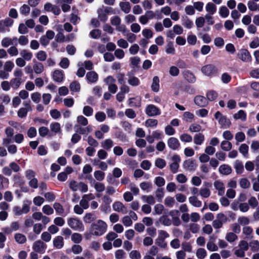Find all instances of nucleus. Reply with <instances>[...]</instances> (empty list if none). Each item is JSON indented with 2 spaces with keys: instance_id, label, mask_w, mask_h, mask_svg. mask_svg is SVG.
Listing matches in <instances>:
<instances>
[{
  "instance_id": "nucleus-62",
  "label": "nucleus",
  "mask_w": 259,
  "mask_h": 259,
  "mask_svg": "<svg viewBox=\"0 0 259 259\" xmlns=\"http://www.w3.org/2000/svg\"><path fill=\"white\" fill-rule=\"evenodd\" d=\"M145 124L147 126L154 127L157 125L158 121L155 119H148L146 121Z\"/></svg>"
},
{
  "instance_id": "nucleus-17",
  "label": "nucleus",
  "mask_w": 259,
  "mask_h": 259,
  "mask_svg": "<svg viewBox=\"0 0 259 259\" xmlns=\"http://www.w3.org/2000/svg\"><path fill=\"white\" fill-rule=\"evenodd\" d=\"M206 96L208 101H213L218 98V94L214 90H210L207 92Z\"/></svg>"
},
{
  "instance_id": "nucleus-16",
  "label": "nucleus",
  "mask_w": 259,
  "mask_h": 259,
  "mask_svg": "<svg viewBox=\"0 0 259 259\" xmlns=\"http://www.w3.org/2000/svg\"><path fill=\"white\" fill-rule=\"evenodd\" d=\"M151 89L154 92H157L159 90V79L157 76L153 78Z\"/></svg>"
},
{
  "instance_id": "nucleus-12",
  "label": "nucleus",
  "mask_w": 259,
  "mask_h": 259,
  "mask_svg": "<svg viewBox=\"0 0 259 259\" xmlns=\"http://www.w3.org/2000/svg\"><path fill=\"white\" fill-rule=\"evenodd\" d=\"M183 75L185 79L190 83H194L196 81V77L194 74L190 70H185L183 72Z\"/></svg>"
},
{
  "instance_id": "nucleus-20",
  "label": "nucleus",
  "mask_w": 259,
  "mask_h": 259,
  "mask_svg": "<svg viewBox=\"0 0 259 259\" xmlns=\"http://www.w3.org/2000/svg\"><path fill=\"white\" fill-rule=\"evenodd\" d=\"M120 8L125 13H128L131 11V5L129 2H120L119 4Z\"/></svg>"
},
{
  "instance_id": "nucleus-9",
  "label": "nucleus",
  "mask_w": 259,
  "mask_h": 259,
  "mask_svg": "<svg viewBox=\"0 0 259 259\" xmlns=\"http://www.w3.org/2000/svg\"><path fill=\"white\" fill-rule=\"evenodd\" d=\"M64 72L62 70H55L53 73V80L57 82H61L64 79Z\"/></svg>"
},
{
  "instance_id": "nucleus-1",
  "label": "nucleus",
  "mask_w": 259,
  "mask_h": 259,
  "mask_svg": "<svg viewBox=\"0 0 259 259\" xmlns=\"http://www.w3.org/2000/svg\"><path fill=\"white\" fill-rule=\"evenodd\" d=\"M107 228L106 223L101 220H99L92 224L90 231L92 232V235L101 236L106 232Z\"/></svg>"
},
{
  "instance_id": "nucleus-29",
  "label": "nucleus",
  "mask_w": 259,
  "mask_h": 259,
  "mask_svg": "<svg viewBox=\"0 0 259 259\" xmlns=\"http://www.w3.org/2000/svg\"><path fill=\"white\" fill-rule=\"evenodd\" d=\"M53 207L57 214L62 215L64 213V209L63 206L60 203L55 202L53 205Z\"/></svg>"
},
{
  "instance_id": "nucleus-47",
  "label": "nucleus",
  "mask_w": 259,
  "mask_h": 259,
  "mask_svg": "<svg viewBox=\"0 0 259 259\" xmlns=\"http://www.w3.org/2000/svg\"><path fill=\"white\" fill-rule=\"evenodd\" d=\"M164 196V192L162 188H158L156 192V197L158 202L162 201Z\"/></svg>"
},
{
  "instance_id": "nucleus-38",
  "label": "nucleus",
  "mask_w": 259,
  "mask_h": 259,
  "mask_svg": "<svg viewBox=\"0 0 259 259\" xmlns=\"http://www.w3.org/2000/svg\"><path fill=\"white\" fill-rule=\"evenodd\" d=\"M166 52L168 54H175V49L174 47L173 42L169 41L167 43L166 45Z\"/></svg>"
},
{
  "instance_id": "nucleus-34",
  "label": "nucleus",
  "mask_w": 259,
  "mask_h": 259,
  "mask_svg": "<svg viewBox=\"0 0 259 259\" xmlns=\"http://www.w3.org/2000/svg\"><path fill=\"white\" fill-rule=\"evenodd\" d=\"M21 55L23 57V59L26 61H29L32 57V53L30 52H27L26 50H23L21 52Z\"/></svg>"
},
{
  "instance_id": "nucleus-33",
  "label": "nucleus",
  "mask_w": 259,
  "mask_h": 259,
  "mask_svg": "<svg viewBox=\"0 0 259 259\" xmlns=\"http://www.w3.org/2000/svg\"><path fill=\"white\" fill-rule=\"evenodd\" d=\"M207 255L206 251L205 249L199 248L197 250L196 256L199 259H203Z\"/></svg>"
},
{
  "instance_id": "nucleus-6",
  "label": "nucleus",
  "mask_w": 259,
  "mask_h": 259,
  "mask_svg": "<svg viewBox=\"0 0 259 259\" xmlns=\"http://www.w3.org/2000/svg\"><path fill=\"white\" fill-rule=\"evenodd\" d=\"M145 112L148 116L159 115L161 114L160 110L153 104H150L146 107Z\"/></svg>"
},
{
  "instance_id": "nucleus-32",
  "label": "nucleus",
  "mask_w": 259,
  "mask_h": 259,
  "mask_svg": "<svg viewBox=\"0 0 259 259\" xmlns=\"http://www.w3.org/2000/svg\"><path fill=\"white\" fill-rule=\"evenodd\" d=\"M155 164L156 167L162 169L166 165V162L164 159L158 158L155 161Z\"/></svg>"
},
{
  "instance_id": "nucleus-36",
  "label": "nucleus",
  "mask_w": 259,
  "mask_h": 259,
  "mask_svg": "<svg viewBox=\"0 0 259 259\" xmlns=\"http://www.w3.org/2000/svg\"><path fill=\"white\" fill-rule=\"evenodd\" d=\"M219 13L222 18H226L229 14V11L226 6H222L220 9Z\"/></svg>"
},
{
  "instance_id": "nucleus-3",
  "label": "nucleus",
  "mask_w": 259,
  "mask_h": 259,
  "mask_svg": "<svg viewBox=\"0 0 259 259\" xmlns=\"http://www.w3.org/2000/svg\"><path fill=\"white\" fill-rule=\"evenodd\" d=\"M68 224L73 230H79L81 231L84 230V226L81 221L77 218H69L68 220Z\"/></svg>"
},
{
  "instance_id": "nucleus-8",
  "label": "nucleus",
  "mask_w": 259,
  "mask_h": 259,
  "mask_svg": "<svg viewBox=\"0 0 259 259\" xmlns=\"http://www.w3.org/2000/svg\"><path fill=\"white\" fill-rule=\"evenodd\" d=\"M167 145L170 149L176 150L180 146L178 139L175 137H170L167 140Z\"/></svg>"
},
{
  "instance_id": "nucleus-31",
  "label": "nucleus",
  "mask_w": 259,
  "mask_h": 259,
  "mask_svg": "<svg viewBox=\"0 0 259 259\" xmlns=\"http://www.w3.org/2000/svg\"><path fill=\"white\" fill-rule=\"evenodd\" d=\"M69 88L71 91L77 92L79 91L80 86L77 81H73L70 83Z\"/></svg>"
},
{
  "instance_id": "nucleus-51",
  "label": "nucleus",
  "mask_w": 259,
  "mask_h": 259,
  "mask_svg": "<svg viewBox=\"0 0 259 259\" xmlns=\"http://www.w3.org/2000/svg\"><path fill=\"white\" fill-rule=\"evenodd\" d=\"M47 54L44 51H39L36 54V58L40 61H44L47 59Z\"/></svg>"
},
{
  "instance_id": "nucleus-43",
  "label": "nucleus",
  "mask_w": 259,
  "mask_h": 259,
  "mask_svg": "<svg viewBox=\"0 0 259 259\" xmlns=\"http://www.w3.org/2000/svg\"><path fill=\"white\" fill-rule=\"evenodd\" d=\"M101 31L98 29H93L90 33L91 37L94 39L98 38L101 36Z\"/></svg>"
},
{
  "instance_id": "nucleus-61",
  "label": "nucleus",
  "mask_w": 259,
  "mask_h": 259,
  "mask_svg": "<svg viewBox=\"0 0 259 259\" xmlns=\"http://www.w3.org/2000/svg\"><path fill=\"white\" fill-rule=\"evenodd\" d=\"M102 146L106 150H109L113 146V141L111 139H106L104 141Z\"/></svg>"
},
{
  "instance_id": "nucleus-46",
  "label": "nucleus",
  "mask_w": 259,
  "mask_h": 259,
  "mask_svg": "<svg viewBox=\"0 0 259 259\" xmlns=\"http://www.w3.org/2000/svg\"><path fill=\"white\" fill-rule=\"evenodd\" d=\"M122 208H124V205L121 202L116 201L113 204V209L116 211L120 212Z\"/></svg>"
},
{
  "instance_id": "nucleus-55",
  "label": "nucleus",
  "mask_w": 259,
  "mask_h": 259,
  "mask_svg": "<svg viewBox=\"0 0 259 259\" xmlns=\"http://www.w3.org/2000/svg\"><path fill=\"white\" fill-rule=\"evenodd\" d=\"M97 121L102 122L106 119V114L103 112H98L95 115Z\"/></svg>"
},
{
  "instance_id": "nucleus-28",
  "label": "nucleus",
  "mask_w": 259,
  "mask_h": 259,
  "mask_svg": "<svg viewBox=\"0 0 259 259\" xmlns=\"http://www.w3.org/2000/svg\"><path fill=\"white\" fill-rule=\"evenodd\" d=\"M159 221L162 223V224L166 226H169L171 224V220L167 218V215L163 214L159 219Z\"/></svg>"
},
{
  "instance_id": "nucleus-5",
  "label": "nucleus",
  "mask_w": 259,
  "mask_h": 259,
  "mask_svg": "<svg viewBox=\"0 0 259 259\" xmlns=\"http://www.w3.org/2000/svg\"><path fill=\"white\" fill-rule=\"evenodd\" d=\"M237 57L243 62H247L251 60V56L249 51L245 49H241L238 53Z\"/></svg>"
},
{
  "instance_id": "nucleus-56",
  "label": "nucleus",
  "mask_w": 259,
  "mask_h": 259,
  "mask_svg": "<svg viewBox=\"0 0 259 259\" xmlns=\"http://www.w3.org/2000/svg\"><path fill=\"white\" fill-rule=\"evenodd\" d=\"M42 211L47 215H50L53 213L54 210L49 205H45L42 207Z\"/></svg>"
},
{
  "instance_id": "nucleus-4",
  "label": "nucleus",
  "mask_w": 259,
  "mask_h": 259,
  "mask_svg": "<svg viewBox=\"0 0 259 259\" xmlns=\"http://www.w3.org/2000/svg\"><path fill=\"white\" fill-rule=\"evenodd\" d=\"M217 69L213 64H207L201 68L202 72L206 76H211L217 73Z\"/></svg>"
},
{
  "instance_id": "nucleus-40",
  "label": "nucleus",
  "mask_w": 259,
  "mask_h": 259,
  "mask_svg": "<svg viewBox=\"0 0 259 259\" xmlns=\"http://www.w3.org/2000/svg\"><path fill=\"white\" fill-rule=\"evenodd\" d=\"M237 238V236L233 232L228 233L226 236V240L229 242L235 241Z\"/></svg>"
},
{
  "instance_id": "nucleus-45",
  "label": "nucleus",
  "mask_w": 259,
  "mask_h": 259,
  "mask_svg": "<svg viewBox=\"0 0 259 259\" xmlns=\"http://www.w3.org/2000/svg\"><path fill=\"white\" fill-rule=\"evenodd\" d=\"M50 128L51 130L55 133H58L61 130L60 124L58 122L52 123L50 125Z\"/></svg>"
},
{
  "instance_id": "nucleus-19",
  "label": "nucleus",
  "mask_w": 259,
  "mask_h": 259,
  "mask_svg": "<svg viewBox=\"0 0 259 259\" xmlns=\"http://www.w3.org/2000/svg\"><path fill=\"white\" fill-rule=\"evenodd\" d=\"M204 141V136L202 133L196 134L194 137V142L196 145H201Z\"/></svg>"
},
{
  "instance_id": "nucleus-41",
  "label": "nucleus",
  "mask_w": 259,
  "mask_h": 259,
  "mask_svg": "<svg viewBox=\"0 0 259 259\" xmlns=\"http://www.w3.org/2000/svg\"><path fill=\"white\" fill-rule=\"evenodd\" d=\"M30 11V8L29 6L26 4L23 5L20 8V13L25 16H27L29 14Z\"/></svg>"
},
{
  "instance_id": "nucleus-48",
  "label": "nucleus",
  "mask_w": 259,
  "mask_h": 259,
  "mask_svg": "<svg viewBox=\"0 0 259 259\" xmlns=\"http://www.w3.org/2000/svg\"><path fill=\"white\" fill-rule=\"evenodd\" d=\"M240 187L243 189H247L250 187V184L246 178H242L240 181Z\"/></svg>"
},
{
  "instance_id": "nucleus-42",
  "label": "nucleus",
  "mask_w": 259,
  "mask_h": 259,
  "mask_svg": "<svg viewBox=\"0 0 259 259\" xmlns=\"http://www.w3.org/2000/svg\"><path fill=\"white\" fill-rule=\"evenodd\" d=\"M71 239L75 243H79L82 240V236L81 234L74 233L72 235Z\"/></svg>"
},
{
  "instance_id": "nucleus-35",
  "label": "nucleus",
  "mask_w": 259,
  "mask_h": 259,
  "mask_svg": "<svg viewBox=\"0 0 259 259\" xmlns=\"http://www.w3.org/2000/svg\"><path fill=\"white\" fill-rule=\"evenodd\" d=\"M183 116L184 120L186 122H191L194 118V114L192 113L189 111L184 112Z\"/></svg>"
},
{
  "instance_id": "nucleus-50",
  "label": "nucleus",
  "mask_w": 259,
  "mask_h": 259,
  "mask_svg": "<svg viewBox=\"0 0 259 259\" xmlns=\"http://www.w3.org/2000/svg\"><path fill=\"white\" fill-rule=\"evenodd\" d=\"M94 214L92 213H87L83 218V221L86 223H90L95 220L94 217Z\"/></svg>"
},
{
  "instance_id": "nucleus-14",
  "label": "nucleus",
  "mask_w": 259,
  "mask_h": 259,
  "mask_svg": "<svg viewBox=\"0 0 259 259\" xmlns=\"http://www.w3.org/2000/svg\"><path fill=\"white\" fill-rule=\"evenodd\" d=\"M86 78L89 82L94 83L98 80V75L95 71H90L87 73Z\"/></svg>"
},
{
  "instance_id": "nucleus-18",
  "label": "nucleus",
  "mask_w": 259,
  "mask_h": 259,
  "mask_svg": "<svg viewBox=\"0 0 259 259\" xmlns=\"http://www.w3.org/2000/svg\"><path fill=\"white\" fill-rule=\"evenodd\" d=\"M98 14V18L103 22H106L108 19L107 14L104 11L103 9L100 8L97 11Z\"/></svg>"
},
{
  "instance_id": "nucleus-26",
  "label": "nucleus",
  "mask_w": 259,
  "mask_h": 259,
  "mask_svg": "<svg viewBox=\"0 0 259 259\" xmlns=\"http://www.w3.org/2000/svg\"><path fill=\"white\" fill-rule=\"evenodd\" d=\"M33 70L36 74L41 73L44 70L43 64L41 63L36 62L33 65Z\"/></svg>"
},
{
  "instance_id": "nucleus-60",
  "label": "nucleus",
  "mask_w": 259,
  "mask_h": 259,
  "mask_svg": "<svg viewBox=\"0 0 259 259\" xmlns=\"http://www.w3.org/2000/svg\"><path fill=\"white\" fill-rule=\"evenodd\" d=\"M225 49L227 52L231 54H234L236 52V49L234 45L231 43L227 44L226 45Z\"/></svg>"
},
{
  "instance_id": "nucleus-7",
  "label": "nucleus",
  "mask_w": 259,
  "mask_h": 259,
  "mask_svg": "<svg viewBox=\"0 0 259 259\" xmlns=\"http://www.w3.org/2000/svg\"><path fill=\"white\" fill-rule=\"evenodd\" d=\"M194 101L196 105L201 107H206L208 104L207 98L200 95L196 96L194 98Z\"/></svg>"
},
{
  "instance_id": "nucleus-64",
  "label": "nucleus",
  "mask_w": 259,
  "mask_h": 259,
  "mask_svg": "<svg viewBox=\"0 0 259 259\" xmlns=\"http://www.w3.org/2000/svg\"><path fill=\"white\" fill-rule=\"evenodd\" d=\"M151 162L147 160H144L141 163V167L144 170H147L150 168Z\"/></svg>"
},
{
  "instance_id": "nucleus-54",
  "label": "nucleus",
  "mask_w": 259,
  "mask_h": 259,
  "mask_svg": "<svg viewBox=\"0 0 259 259\" xmlns=\"http://www.w3.org/2000/svg\"><path fill=\"white\" fill-rule=\"evenodd\" d=\"M125 115L131 119H133L136 117V114L135 112V111L132 109H126L125 111Z\"/></svg>"
},
{
  "instance_id": "nucleus-57",
  "label": "nucleus",
  "mask_w": 259,
  "mask_h": 259,
  "mask_svg": "<svg viewBox=\"0 0 259 259\" xmlns=\"http://www.w3.org/2000/svg\"><path fill=\"white\" fill-rule=\"evenodd\" d=\"M115 137L122 142H125L127 141L126 136L122 131L117 132L115 133Z\"/></svg>"
},
{
  "instance_id": "nucleus-27",
  "label": "nucleus",
  "mask_w": 259,
  "mask_h": 259,
  "mask_svg": "<svg viewBox=\"0 0 259 259\" xmlns=\"http://www.w3.org/2000/svg\"><path fill=\"white\" fill-rule=\"evenodd\" d=\"M235 168L237 174H241L244 170V167L242 162L236 160L235 162Z\"/></svg>"
},
{
  "instance_id": "nucleus-10",
  "label": "nucleus",
  "mask_w": 259,
  "mask_h": 259,
  "mask_svg": "<svg viewBox=\"0 0 259 259\" xmlns=\"http://www.w3.org/2000/svg\"><path fill=\"white\" fill-rule=\"evenodd\" d=\"M183 166L186 169L190 170H194L197 166V165L195 163V160L194 159H189L184 161Z\"/></svg>"
},
{
  "instance_id": "nucleus-44",
  "label": "nucleus",
  "mask_w": 259,
  "mask_h": 259,
  "mask_svg": "<svg viewBox=\"0 0 259 259\" xmlns=\"http://www.w3.org/2000/svg\"><path fill=\"white\" fill-rule=\"evenodd\" d=\"M94 176L97 180L101 181L105 178V173L101 170H96L94 172Z\"/></svg>"
},
{
  "instance_id": "nucleus-11",
  "label": "nucleus",
  "mask_w": 259,
  "mask_h": 259,
  "mask_svg": "<svg viewBox=\"0 0 259 259\" xmlns=\"http://www.w3.org/2000/svg\"><path fill=\"white\" fill-rule=\"evenodd\" d=\"M47 247V245L40 240L35 241L33 245V249L37 252H42L44 248Z\"/></svg>"
},
{
  "instance_id": "nucleus-52",
  "label": "nucleus",
  "mask_w": 259,
  "mask_h": 259,
  "mask_svg": "<svg viewBox=\"0 0 259 259\" xmlns=\"http://www.w3.org/2000/svg\"><path fill=\"white\" fill-rule=\"evenodd\" d=\"M155 243L161 248H165L167 246V243L164 241V238L158 237L155 241Z\"/></svg>"
},
{
  "instance_id": "nucleus-53",
  "label": "nucleus",
  "mask_w": 259,
  "mask_h": 259,
  "mask_svg": "<svg viewBox=\"0 0 259 259\" xmlns=\"http://www.w3.org/2000/svg\"><path fill=\"white\" fill-rule=\"evenodd\" d=\"M83 113L87 116H90L93 115V109L89 106H85L83 109Z\"/></svg>"
},
{
  "instance_id": "nucleus-25",
  "label": "nucleus",
  "mask_w": 259,
  "mask_h": 259,
  "mask_svg": "<svg viewBox=\"0 0 259 259\" xmlns=\"http://www.w3.org/2000/svg\"><path fill=\"white\" fill-rule=\"evenodd\" d=\"M232 143L228 141H223L221 144V148L222 150L228 151L232 149Z\"/></svg>"
},
{
  "instance_id": "nucleus-21",
  "label": "nucleus",
  "mask_w": 259,
  "mask_h": 259,
  "mask_svg": "<svg viewBox=\"0 0 259 259\" xmlns=\"http://www.w3.org/2000/svg\"><path fill=\"white\" fill-rule=\"evenodd\" d=\"M233 117L235 119H240L242 121L246 120V114L243 110H240L237 113L234 114Z\"/></svg>"
},
{
  "instance_id": "nucleus-15",
  "label": "nucleus",
  "mask_w": 259,
  "mask_h": 259,
  "mask_svg": "<svg viewBox=\"0 0 259 259\" xmlns=\"http://www.w3.org/2000/svg\"><path fill=\"white\" fill-rule=\"evenodd\" d=\"M219 171L221 174L228 175L231 173V167L227 164L221 165L219 167Z\"/></svg>"
},
{
  "instance_id": "nucleus-63",
  "label": "nucleus",
  "mask_w": 259,
  "mask_h": 259,
  "mask_svg": "<svg viewBox=\"0 0 259 259\" xmlns=\"http://www.w3.org/2000/svg\"><path fill=\"white\" fill-rule=\"evenodd\" d=\"M130 257L132 259H141V255L138 250H132L130 253Z\"/></svg>"
},
{
  "instance_id": "nucleus-2",
  "label": "nucleus",
  "mask_w": 259,
  "mask_h": 259,
  "mask_svg": "<svg viewBox=\"0 0 259 259\" xmlns=\"http://www.w3.org/2000/svg\"><path fill=\"white\" fill-rule=\"evenodd\" d=\"M214 117L218 119L220 124L223 128H228L230 127L231 122L230 119H228L226 116H224L220 111H217L214 114Z\"/></svg>"
},
{
  "instance_id": "nucleus-30",
  "label": "nucleus",
  "mask_w": 259,
  "mask_h": 259,
  "mask_svg": "<svg viewBox=\"0 0 259 259\" xmlns=\"http://www.w3.org/2000/svg\"><path fill=\"white\" fill-rule=\"evenodd\" d=\"M10 83L12 88L14 89H17L20 87L21 83V78H12L10 81Z\"/></svg>"
},
{
  "instance_id": "nucleus-13",
  "label": "nucleus",
  "mask_w": 259,
  "mask_h": 259,
  "mask_svg": "<svg viewBox=\"0 0 259 259\" xmlns=\"http://www.w3.org/2000/svg\"><path fill=\"white\" fill-rule=\"evenodd\" d=\"M64 239L61 236L56 237L53 240V245L57 249H61L64 246Z\"/></svg>"
},
{
  "instance_id": "nucleus-23",
  "label": "nucleus",
  "mask_w": 259,
  "mask_h": 259,
  "mask_svg": "<svg viewBox=\"0 0 259 259\" xmlns=\"http://www.w3.org/2000/svg\"><path fill=\"white\" fill-rule=\"evenodd\" d=\"M190 203L195 207H199L202 205L201 201L198 200L196 196H191L189 198Z\"/></svg>"
},
{
  "instance_id": "nucleus-49",
  "label": "nucleus",
  "mask_w": 259,
  "mask_h": 259,
  "mask_svg": "<svg viewBox=\"0 0 259 259\" xmlns=\"http://www.w3.org/2000/svg\"><path fill=\"white\" fill-rule=\"evenodd\" d=\"M14 180H15V184L18 186L19 187L21 186L22 185H25V182L22 179V178L18 176V175H15L14 176Z\"/></svg>"
},
{
  "instance_id": "nucleus-59",
  "label": "nucleus",
  "mask_w": 259,
  "mask_h": 259,
  "mask_svg": "<svg viewBox=\"0 0 259 259\" xmlns=\"http://www.w3.org/2000/svg\"><path fill=\"white\" fill-rule=\"evenodd\" d=\"M180 138L181 140L184 142H191L192 141V137L188 134H183Z\"/></svg>"
},
{
  "instance_id": "nucleus-24",
  "label": "nucleus",
  "mask_w": 259,
  "mask_h": 259,
  "mask_svg": "<svg viewBox=\"0 0 259 259\" xmlns=\"http://www.w3.org/2000/svg\"><path fill=\"white\" fill-rule=\"evenodd\" d=\"M206 10L210 14H213L217 11V7L215 5L212 3H208L206 5Z\"/></svg>"
},
{
  "instance_id": "nucleus-58",
  "label": "nucleus",
  "mask_w": 259,
  "mask_h": 259,
  "mask_svg": "<svg viewBox=\"0 0 259 259\" xmlns=\"http://www.w3.org/2000/svg\"><path fill=\"white\" fill-rule=\"evenodd\" d=\"M59 65L61 67L64 69L68 68L69 65V61L68 59L67 58H63L59 63Z\"/></svg>"
},
{
  "instance_id": "nucleus-22",
  "label": "nucleus",
  "mask_w": 259,
  "mask_h": 259,
  "mask_svg": "<svg viewBox=\"0 0 259 259\" xmlns=\"http://www.w3.org/2000/svg\"><path fill=\"white\" fill-rule=\"evenodd\" d=\"M14 237L16 241L19 244H23L25 243L27 240L26 236L20 233H16Z\"/></svg>"
},
{
  "instance_id": "nucleus-37",
  "label": "nucleus",
  "mask_w": 259,
  "mask_h": 259,
  "mask_svg": "<svg viewBox=\"0 0 259 259\" xmlns=\"http://www.w3.org/2000/svg\"><path fill=\"white\" fill-rule=\"evenodd\" d=\"M248 146L246 144H242L239 148V152L243 154L244 157L248 155Z\"/></svg>"
},
{
  "instance_id": "nucleus-39",
  "label": "nucleus",
  "mask_w": 259,
  "mask_h": 259,
  "mask_svg": "<svg viewBox=\"0 0 259 259\" xmlns=\"http://www.w3.org/2000/svg\"><path fill=\"white\" fill-rule=\"evenodd\" d=\"M249 245L251 250L253 252L259 251V241L258 240H253L250 242Z\"/></svg>"
}]
</instances>
